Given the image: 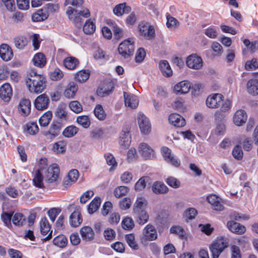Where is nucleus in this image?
<instances>
[{
    "label": "nucleus",
    "mask_w": 258,
    "mask_h": 258,
    "mask_svg": "<svg viewBox=\"0 0 258 258\" xmlns=\"http://www.w3.org/2000/svg\"><path fill=\"white\" fill-rule=\"evenodd\" d=\"M168 120L169 122L177 127H181L185 125V120L180 115L177 113H173L169 115Z\"/></svg>",
    "instance_id": "23"
},
{
    "label": "nucleus",
    "mask_w": 258,
    "mask_h": 258,
    "mask_svg": "<svg viewBox=\"0 0 258 258\" xmlns=\"http://www.w3.org/2000/svg\"><path fill=\"white\" fill-rule=\"evenodd\" d=\"M13 56V51L9 45L3 44L0 46V57L4 61H8Z\"/></svg>",
    "instance_id": "18"
},
{
    "label": "nucleus",
    "mask_w": 258,
    "mask_h": 258,
    "mask_svg": "<svg viewBox=\"0 0 258 258\" xmlns=\"http://www.w3.org/2000/svg\"><path fill=\"white\" fill-rule=\"evenodd\" d=\"M228 246V240L224 237H218L210 246L212 258H218L221 253Z\"/></svg>",
    "instance_id": "3"
},
{
    "label": "nucleus",
    "mask_w": 258,
    "mask_h": 258,
    "mask_svg": "<svg viewBox=\"0 0 258 258\" xmlns=\"http://www.w3.org/2000/svg\"><path fill=\"white\" fill-rule=\"evenodd\" d=\"M247 89L249 93L258 95V80L251 79L247 83Z\"/></svg>",
    "instance_id": "35"
},
{
    "label": "nucleus",
    "mask_w": 258,
    "mask_h": 258,
    "mask_svg": "<svg viewBox=\"0 0 258 258\" xmlns=\"http://www.w3.org/2000/svg\"><path fill=\"white\" fill-rule=\"evenodd\" d=\"M59 168L56 164L50 165L43 172L45 181L48 183L55 182L59 176Z\"/></svg>",
    "instance_id": "5"
},
{
    "label": "nucleus",
    "mask_w": 258,
    "mask_h": 258,
    "mask_svg": "<svg viewBox=\"0 0 258 258\" xmlns=\"http://www.w3.org/2000/svg\"><path fill=\"white\" fill-rule=\"evenodd\" d=\"M40 231L43 235H46L48 232V235L45 237L43 240L46 241L50 240L52 237V231H50V225L46 217L41 219L40 222Z\"/></svg>",
    "instance_id": "11"
},
{
    "label": "nucleus",
    "mask_w": 258,
    "mask_h": 258,
    "mask_svg": "<svg viewBox=\"0 0 258 258\" xmlns=\"http://www.w3.org/2000/svg\"><path fill=\"white\" fill-rule=\"evenodd\" d=\"M125 239L128 245L134 249H138L139 247L135 241V237L133 234H126Z\"/></svg>",
    "instance_id": "55"
},
{
    "label": "nucleus",
    "mask_w": 258,
    "mask_h": 258,
    "mask_svg": "<svg viewBox=\"0 0 258 258\" xmlns=\"http://www.w3.org/2000/svg\"><path fill=\"white\" fill-rule=\"evenodd\" d=\"M27 38L24 36H19L14 38V43L16 47L20 49H23L28 44Z\"/></svg>",
    "instance_id": "44"
},
{
    "label": "nucleus",
    "mask_w": 258,
    "mask_h": 258,
    "mask_svg": "<svg viewBox=\"0 0 258 258\" xmlns=\"http://www.w3.org/2000/svg\"><path fill=\"white\" fill-rule=\"evenodd\" d=\"M53 243L58 247L63 248L67 246L68 240L64 235L60 234L53 239Z\"/></svg>",
    "instance_id": "42"
},
{
    "label": "nucleus",
    "mask_w": 258,
    "mask_h": 258,
    "mask_svg": "<svg viewBox=\"0 0 258 258\" xmlns=\"http://www.w3.org/2000/svg\"><path fill=\"white\" fill-rule=\"evenodd\" d=\"M152 191L155 194H163L168 192V188L163 182L156 181L152 187Z\"/></svg>",
    "instance_id": "29"
},
{
    "label": "nucleus",
    "mask_w": 258,
    "mask_h": 258,
    "mask_svg": "<svg viewBox=\"0 0 258 258\" xmlns=\"http://www.w3.org/2000/svg\"><path fill=\"white\" fill-rule=\"evenodd\" d=\"M93 57L95 59H104L107 60L109 59V56L106 55L103 50L98 48L93 54Z\"/></svg>",
    "instance_id": "61"
},
{
    "label": "nucleus",
    "mask_w": 258,
    "mask_h": 258,
    "mask_svg": "<svg viewBox=\"0 0 258 258\" xmlns=\"http://www.w3.org/2000/svg\"><path fill=\"white\" fill-rule=\"evenodd\" d=\"M50 78L53 81L60 80L63 76V72L58 68H56L50 73Z\"/></svg>",
    "instance_id": "59"
},
{
    "label": "nucleus",
    "mask_w": 258,
    "mask_h": 258,
    "mask_svg": "<svg viewBox=\"0 0 258 258\" xmlns=\"http://www.w3.org/2000/svg\"><path fill=\"white\" fill-rule=\"evenodd\" d=\"M93 112L95 116L98 120L103 121L105 119L106 113L101 105H96Z\"/></svg>",
    "instance_id": "40"
},
{
    "label": "nucleus",
    "mask_w": 258,
    "mask_h": 258,
    "mask_svg": "<svg viewBox=\"0 0 258 258\" xmlns=\"http://www.w3.org/2000/svg\"><path fill=\"white\" fill-rule=\"evenodd\" d=\"M78 86L74 82H70L64 91V95L68 98H73L78 90Z\"/></svg>",
    "instance_id": "33"
},
{
    "label": "nucleus",
    "mask_w": 258,
    "mask_h": 258,
    "mask_svg": "<svg viewBox=\"0 0 258 258\" xmlns=\"http://www.w3.org/2000/svg\"><path fill=\"white\" fill-rule=\"evenodd\" d=\"M80 233L83 240L91 241L94 240L95 233L92 228L89 226H83L80 230Z\"/></svg>",
    "instance_id": "17"
},
{
    "label": "nucleus",
    "mask_w": 258,
    "mask_h": 258,
    "mask_svg": "<svg viewBox=\"0 0 258 258\" xmlns=\"http://www.w3.org/2000/svg\"><path fill=\"white\" fill-rule=\"evenodd\" d=\"M104 158L107 164L109 166H111V167L110 168V171L117 167V163L115 158L111 154L109 153H105L104 154Z\"/></svg>",
    "instance_id": "54"
},
{
    "label": "nucleus",
    "mask_w": 258,
    "mask_h": 258,
    "mask_svg": "<svg viewBox=\"0 0 258 258\" xmlns=\"http://www.w3.org/2000/svg\"><path fill=\"white\" fill-rule=\"evenodd\" d=\"M131 140L128 131H122L120 135L119 144L124 148H128L131 144Z\"/></svg>",
    "instance_id": "32"
},
{
    "label": "nucleus",
    "mask_w": 258,
    "mask_h": 258,
    "mask_svg": "<svg viewBox=\"0 0 258 258\" xmlns=\"http://www.w3.org/2000/svg\"><path fill=\"white\" fill-rule=\"evenodd\" d=\"M12 96V89L9 83H5L0 88V97L5 101H9Z\"/></svg>",
    "instance_id": "20"
},
{
    "label": "nucleus",
    "mask_w": 258,
    "mask_h": 258,
    "mask_svg": "<svg viewBox=\"0 0 258 258\" xmlns=\"http://www.w3.org/2000/svg\"><path fill=\"white\" fill-rule=\"evenodd\" d=\"M66 13L69 19L73 23L77 28H81L83 23L82 17L88 18L90 16V13L88 9L85 8L81 11H78L71 7L68 8Z\"/></svg>",
    "instance_id": "2"
},
{
    "label": "nucleus",
    "mask_w": 258,
    "mask_h": 258,
    "mask_svg": "<svg viewBox=\"0 0 258 258\" xmlns=\"http://www.w3.org/2000/svg\"><path fill=\"white\" fill-rule=\"evenodd\" d=\"M67 142L65 141H59L55 143L52 147L53 152L56 153H63L66 152Z\"/></svg>",
    "instance_id": "43"
},
{
    "label": "nucleus",
    "mask_w": 258,
    "mask_h": 258,
    "mask_svg": "<svg viewBox=\"0 0 258 258\" xmlns=\"http://www.w3.org/2000/svg\"><path fill=\"white\" fill-rule=\"evenodd\" d=\"M63 63L65 68L73 70H75L79 64V60L73 56H69L63 59Z\"/></svg>",
    "instance_id": "28"
},
{
    "label": "nucleus",
    "mask_w": 258,
    "mask_h": 258,
    "mask_svg": "<svg viewBox=\"0 0 258 258\" xmlns=\"http://www.w3.org/2000/svg\"><path fill=\"white\" fill-rule=\"evenodd\" d=\"M94 195L93 190H89L84 192L80 197V202L82 204L86 203Z\"/></svg>",
    "instance_id": "64"
},
{
    "label": "nucleus",
    "mask_w": 258,
    "mask_h": 258,
    "mask_svg": "<svg viewBox=\"0 0 258 258\" xmlns=\"http://www.w3.org/2000/svg\"><path fill=\"white\" fill-rule=\"evenodd\" d=\"M133 215L137 223L140 225H144L149 220V215L145 209L133 211Z\"/></svg>",
    "instance_id": "19"
},
{
    "label": "nucleus",
    "mask_w": 258,
    "mask_h": 258,
    "mask_svg": "<svg viewBox=\"0 0 258 258\" xmlns=\"http://www.w3.org/2000/svg\"><path fill=\"white\" fill-rule=\"evenodd\" d=\"M13 223L17 226H23L26 222V217L20 213H17L12 216Z\"/></svg>",
    "instance_id": "41"
},
{
    "label": "nucleus",
    "mask_w": 258,
    "mask_h": 258,
    "mask_svg": "<svg viewBox=\"0 0 258 258\" xmlns=\"http://www.w3.org/2000/svg\"><path fill=\"white\" fill-rule=\"evenodd\" d=\"M227 226L230 231L237 234H242L246 231V228L244 226L233 221H229L227 224Z\"/></svg>",
    "instance_id": "24"
},
{
    "label": "nucleus",
    "mask_w": 258,
    "mask_h": 258,
    "mask_svg": "<svg viewBox=\"0 0 258 258\" xmlns=\"http://www.w3.org/2000/svg\"><path fill=\"white\" fill-rule=\"evenodd\" d=\"M207 201L213 206L216 211H222L224 209L223 205L220 202V199L215 195H211L207 197Z\"/></svg>",
    "instance_id": "27"
},
{
    "label": "nucleus",
    "mask_w": 258,
    "mask_h": 258,
    "mask_svg": "<svg viewBox=\"0 0 258 258\" xmlns=\"http://www.w3.org/2000/svg\"><path fill=\"white\" fill-rule=\"evenodd\" d=\"M139 152L144 158H149L153 154V150L146 143H143L140 145Z\"/></svg>",
    "instance_id": "34"
},
{
    "label": "nucleus",
    "mask_w": 258,
    "mask_h": 258,
    "mask_svg": "<svg viewBox=\"0 0 258 258\" xmlns=\"http://www.w3.org/2000/svg\"><path fill=\"white\" fill-rule=\"evenodd\" d=\"M114 88V86L113 82L111 81L107 82L104 84L103 86L98 88L96 93L98 96L105 97L111 93Z\"/></svg>",
    "instance_id": "13"
},
{
    "label": "nucleus",
    "mask_w": 258,
    "mask_h": 258,
    "mask_svg": "<svg viewBox=\"0 0 258 258\" xmlns=\"http://www.w3.org/2000/svg\"><path fill=\"white\" fill-rule=\"evenodd\" d=\"M49 103V99L48 97L45 94H43L36 98L34 105L37 110H43L48 107Z\"/></svg>",
    "instance_id": "12"
},
{
    "label": "nucleus",
    "mask_w": 258,
    "mask_h": 258,
    "mask_svg": "<svg viewBox=\"0 0 258 258\" xmlns=\"http://www.w3.org/2000/svg\"><path fill=\"white\" fill-rule=\"evenodd\" d=\"M95 29L96 26L95 24L91 21L90 19L87 20L83 26V31L87 34H93L95 32Z\"/></svg>",
    "instance_id": "50"
},
{
    "label": "nucleus",
    "mask_w": 258,
    "mask_h": 258,
    "mask_svg": "<svg viewBox=\"0 0 258 258\" xmlns=\"http://www.w3.org/2000/svg\"><path fill=\"white\" fill-rule=\"evenodd\" d=\"M18 111L23 116H28L31 112V102L28 99L23 98L19 102Z\"/></svg>",
    "instance_id": "14"
},
{
    "label": "nucleus",
    "mask_w": 258,
    "mask_h": 258,
    "mask_svg": "<svg viewBox=\"0 0 258 258\" xmlns=\"http://www.w3.org/2000/svg\"><path fill=\"white\" fill-rule=\"evenodd\" d=\"M170 233L178 235L181 239L186 238V233L184 230L179 226H173L170 228Z\"/></svg>",
    "instance_id": "51"
},
{
    "label": "nucleus",
    "mask_w": 258,
    "mask_h": 258,
    "mask_svg": "<svg viewBox=\"0 0 258 258\" xmlns=\"http://www.w3.org/2000/svg\"><path fill=\"white\" fill-rule=\"evenodd\" d=\"M147 205V202L144 198H138L134 205L133 211L144 210L145 209Z\"/></svg>",
    "instance_id": "46"
},
{
    "label": "nucleus",
    "mask_w": 258,
    "mask_h": 258,
    "mask_svg": "<svg viewBox=\"0 0 258 258\" xmlns=\"http://www.w3.org/2000/svg\"><path fill=\"white\" fill-rule=\"evenodd\" d=\"M79 129L76 126L70 125L63 130L62 135L66 138H71L76 135Z\"/></svg>",
    "instance_id": "48"
},
{
    "label": "nucleus",
    "mask_w": 258,
    "mask_h": 258,
    "mask_svg": "<svg viewBox=\"0 0 258 258\" xmlns=\"http://www.w3.org/2000/svg\"><path fill=\"white\" fill-rule=\"evenodd\" d=\"M69 107L75 113H81L83 111L82 104L78 101H72L69 103Z\"/></svg>",
    "instance_id": "53"
},
{
    "label": "nucleus",
    "mask_w": 258,
    "mask_h": 258,
    "mask_svg": "<svg viewBox=\"0 0 258 258\" xmlns=\"http://www.w3.org/2000/svg\"><path fill=\"white\" fill-rule=\"evenodd\" d=\"M128 191L129 188L128 187L125 186H119L114 189L113 194L116 198H120L125 195Z\"/></svg>",
    "instance_id": "52"
},
{
    "label": "nucleus",
    "mask_w": 258,
    "mask_h": 258,
    "mask_svg": "<svg viewBox=\"0 0 258 258\" xmlns=\"http://www.w3.org/2000/svg\"><path fill=\"white\" fill-rule=\"evenodd\" d=\"M124 103L126 106L131 108H136L139 104L138 97L135 95L129 94L125 92H123Z\"/></svg>",
    "instance_id": "21"
},
{
    "label": "nucleus",
    "mask_w": 258,
    "mask_h": 258,
    "mask_svg": "<svg viewBox=\"0 0 258 258\" xmlns=\"http://www.w3.org/2000/svg\"><path fill=\"white\" fill-rule=\"evenodd\" d=\"M47 17V14L44 13L42 10H39L32 15V20L33 22H40L46 20Z\"/></svg>",
    "instance_id": "56"
},
{
    "label": "nucleus",
    "mask_w": 258,
    "mask_h": 258,
    "mask_svg": "<svg viewBox=\"0 0 258 258\" xmlns=\"http://www.w3.org/2000/svg\"><path fill=\"white\" fill-rule=\"evenodd\" d=\"M62 126V123L58 121H53L50 126L49 130L47 131L44 132L43 134L48 139H54L60 134Z\"/></svg>",
    "instance_id": "8"
},
{
    "label": "nucleus",
    "mask_w": 258,
    "mask_h": 258,
    "mask_svg": "<svg viewBox=\"0 0 258 258\" xmlns=\"http://www.w3.org/2000/svg\"><path fill=\"white\" fill-rule=\"evenodd\" d=\"M138 124L141 133L144 135L149 134L151 131V125L149 119L143 113L138 116Z\"/></svg>",
    "instance_id": "6"
},
{
    "label": "nucleus",
    "mask_w": 258,
    "mask_h": 258,
    "mask_svg": "<svg viewBox=\"0 0 258 258\" xmlns=\"http://www.w3.org/2000/svg\"><path fill=\"white\" fill-rule=\"evenodd\" d=\"M26 126L27 131L30 135H36L39 131L38 125L35 122H28Z\"/></svg>",
    "instance_id": "58"
},
{
    "label": "nucleus",
    "mask_w": 258,
    "mask_h": 258,
    "mask_svg": "<svg viewBox=\"0 0 258 258\" xmlns=\"http://www.w3.org/2000/svg\"><path fill=\"white\" fill-rule=\"evenodd\" d=\"M131 11L130 7L126 6L125 3H122L116 5L113 9V12L115 15L121 16L124 13H130Z\"/></svg>",
    "instance_id": "31"
},
{
    "label": "nucleus",
    "mask_w": 258,
    "mask_h": 258,
    "mask_svg": "<svg viewBox=\"0 0 258 258\" xmlns=\"http://www.w3.org/2000/svg\"><path fill=\"white\" fill-rule=\"evenodd\" d=\"M143 234L145 239L149 241L154 240L157 237L156 230L155 227L151 224L147 225L144 228Z\"/></svg>",
    "instance_id": "22"
},
{
    "label": "nucleus",
    "mask_w": 258,
    "mask_h": 258,
    "mask_svg": "<svg viewBox=\"0 0 258 258\" xmlns=\"http://www.w3.org/2000/svg\"><path fill=\"white\" fill-rule=\"evenodd\" d=\"M223 98V96L219 93L210 95L206 99V105L210 108H217L220 106Z\"/></svg>",
    "instance_id": "7"
},
{
    "label": "nucleus",
    "mask_w": 258,
    "mask_h": 258,
    "mask_svg": "<svg viewBox=\"0 0 258 258\" xmlns=\"http://www.w3.org/2000/svg\"><path fill=\"white\" fill-rule=\"evenodd\" d=\"M159 69L163 76L167 77L172 76V71L167 60H162L160 61Z\"/></svg>",
    "instance_id": "30"
},
{
    "label": "nucleus",
    "mask_w": 258,
    "mask_h": 258,
    "mask_svg": "<svg viewBox=\"0 0 258 258\" xmlns=\"http://www.w3.org/2000/svg\"><path fill=\"white\" fill-rule=\"evenodd\" d=\"M247 116L246 112L239 109L236 111L233 116V122L237 126H241L246 122Z\"/></svg>",
    "instance_id": "16"
},
{
    "label": "nucleus",
    "mask_w": 258,
    "mask_h": 258,
    "mask_svg": "<svg viewBox=\"0 0 258 258\" xmlns=\"http://www.w3.org/2000/svg\"><path fill=\"white\" fill-rule=\"evenodd\" d=\"M191 88L190 82L182 81L174 86V91L178 94H185L188 92Z\"/></svg>",
    "instance_id": "26"
},
{
    "label": "nucleus",
    "mask_w": 258,
    "mask_h": 258,
    "mask_svg": "<svg viewBox=\"0 0 258 258\" xmlns=\"http://www.w3.org/2000/svg\"><path fill=\"white\" fill-rule=\"evenodd\" d=\"M202 58L195 55H191L186 59V64L189 68L199 70L202 67Z\"/></svg>",
    "instance_id": "15"
},
{
    "label": "nucleus",
    "mask_w": 258,
    "mask_h": 258,
    "mask_svg": "<svg viewBox=\"0 0 258 258\" xmlns=\"http://www.w3.org/2000/svg\"><path fill=\"white\" fill-rule=\"evenodd\" d=\"M150 180L149 176H143L136 182L135 185V189L136 191H141L143 190L146 186V183Z\"/></svg>",
    "instance_id": "45"
},
{
    "label": "nucleus",
    "mask_w": 258,
    "mask_h": 258,
    "mask_svg": "<svg viewBox=\"0 0 258 258\" xmlns=\"http://www.w3.org/2000/svg\"><path fill=\"white\" fill-rule=\"evenodd\" d=\"M161 151L164 159L167 162L176 167L180 165V160L171 154V151L168 148L163 147L161 149Z\"/></svg>",
    "instance_id": "9"
},
{
    "label": "nucleus",
    "mask_w": 258,
    "mask_h": 258,
    "mask_svg": "<svg viewBox=\"0 0 258 258\" xmlns=\"http://www.w3.org/2000/svg\"><path fill=\"white\" fill-rule=\"evenodd\" d=\"M43 173L40 172L39 171H36L33 179L34 185L38 188H42L44 187L43 179L44 178Z\"/></svg>",
    "instance_id": "36"
},
{
    "label": "nucleus",
    "mask_w": 258,
    "mask_h": 258,
    "mask_svg": "<svg viewBox=\"0 0 258 258\" xmlns=\"http://www.w3.org/2000/svg\"><path fill=\"white\" fill-rule=\"evenodd\" d=\"M83 219L81 214V211L79 208H77L72 213L70 216V223L73 227H76L79 226L82 222Z\"/></svg>",
    "instance_id": "25"
},
{
    "label": "nucleus",
    "mask_w": 258,
    "mask_h": 258,
    "mask_svg": "<svg viewBox=\"0 0 258 258\" xmlns=\"http://www.w3.org/2000/svg\"><path fill=\"white\" fill-rule=\"evenodd\" d=\"M134 50V42L132 41L130 39L125 40L120 43L118 48L119 53L125 58L133 55Z\"/></svg>",
    "instance_id": "4"
},
{
    "label": "nucleus",
    "mask_w": 258,
    "mask_h": 258,
    "mask_svg": "<svg viewBox=\"0 0 258 258\" xmlns=\"http://www.w3.org/2000/svg\"><path fill=\"white\" fill-rule=\"evenodd\" d=\"M198 212L196 209L194 208H189L184 212V216L186 218V220H192L195 218Z\"/></svg>",
    "instance_id": "62"
},
{
    "label": "nucleus",
    "mask_w": 258,
    "mask_h": 258,
    "mask_svg": "<svg viewBox=\"0 0 258 258\" xmlns=\"http://www.w3.org/2000/svg\"><path fill=\"white\" fill-rule=\"evenodd\" d=\"M245 69L247 71L258 69V59L252 58L251 60H247L245 64Z\"/></svg>",
    "instance_id": "60"
},
{
    "label": "nucleus",
    "mask_w": 258,
    "mask_h": 258,
    "mask_svg": "<svg viewBox=\"0 0 258 258\" xmlns=\"http://www.w3.org/2000/svg\"><path fill=\"white\" fill-rule=\"evenodd\" d=\"M122 227L125 230H131L135 226L133 220L130 217L124 218L121 222Z\"/></svg>",
    "instance_id": "57"
},
{
    "label": "nucleus",
    "mask_w": 258,
    "mask_h": 258,
    "mask_svg": "<svg viewBox=\"0 0 258 258\" xmlns=\"http://www.w3.org/2000/svg\"><path fill=\"white\" fill-rule=\"evenodd\" d=\"M139 27L141 35L147 39L151 40L154 38L155 30L153 26L148 24L141 23Z\"/></svg>",
    "instance_id": "10"
},
{
    "label": "nucleus",
    "mask_w": 258,
    "mask_h": 258,
    "mask_svg": "<svg viewBox=\"0 0 258 258\" xmlns=\"http://www.w3.org/2000/svg\"><path fill=\"white\" fill-rule=\"evenodd\" d=\"M90 77V72L88 70H83L79 71L75 74V80L80 82L83 83L86 81Z\"/></svg>",
    "instance_id": "39"
},
{
    "label": "nucleus",
    "mask_w": 258,
    "mask_h": 258,
    "mask_svg": "<svg viewBox=\"0 0 258 258\" xmlns=\"http://www.w3.org/2000/svg\"><path fill=\"white\" fill-rule=\"evenodd\" d=\"M77 123L85 128H88L91 124L90 119L88 115H80L77 118Z\"/></svg>",
    "instance_id": "47"
},
{
    "label": "nucleus",
    "mask_w": 258,
    "mask_h": 258,
    "mask_svg": "<svg viewBox=\"0 0 258 258\" xmlns=\"http://www.w3.org/2000/svg\"><path fill=\"white\" fill-rule=\"evenodd\" d=\"M12 216L13 213L11 212H4L2 214V219L6 226L9 227L11 225Z\"/></svg>",
    "instance_id": "63"
},
{
    "label": "nucleus",
    "mask_w": 258,
    "mask_h": 258,
    "mask_svg": "<svg viewBox=\"0 0 258 258\" xmlns=\"http://www.w3.org/2000/svg\"><path fill=\"white\" fill-rule=\"evenodd\" d=\"M34 64L39 68H43L46 64V58L42 53L35 54L33 58Z\"/></svg>",
    "instance_id": "37"
},
{
    "label": "nucleus",
    "mask_w": 258,
    "mask_h": 258,
    "mask_svg": "<svg viewBox=\"0 0 258 258\" xmlns=\"http://www.w3.org/2000/svg\"><path fill=\"white\" fill-rule=\"evenodd\" d=\"M101 204V199L95 197L88 206L87 210L89 214L94 213L99 208Z\"/></svg>",
    "instance_id": "38"
},
{
    "label": "nucleus",
    "mask_w": 258,
    "mask_h": 258,
    "mask_svg": "<svg viewBox=\"0 0 258 258\" xmlns=\"http://www.w3.org/2000/svg\"><path fill=\"white\" fill-rule=\"evenodd\" d=\"M26 84L31 93H40L46 87V79L34 71H31L28 75Z\"/></svg>",
    "instance_id": "1"
},
{
    "label": "nucleus",
    "mask_w": 258,
    "mask_h": 258,
    "mask_svg": "<svg viewBox=\"0 0 258 258\" xmlns=\"http://www.w3.org/2000/svg\"><path fill=\"white\" fill-rule=\"evenodd\" d=\"M52 114L51 111H48L44 113L39 118L40 125L42 126H46L49 123L51 119Z\"/></svg>",
    "instance_id": "49"
}]
</instances>
